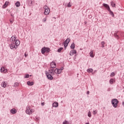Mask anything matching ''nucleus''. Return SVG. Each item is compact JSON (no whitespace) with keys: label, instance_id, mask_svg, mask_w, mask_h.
Instances as JSON below:
<instances>
[{"label":"nucleus","instance_id":"nucleus-1","mask_svg":"<svg viewBox=\"0 0 124 124\" xmlns=\"http://www.w3.org/2000/svg\"><path fill=\"white\" fill-rule=\"evenodd\" d=\"M11 40H12V43L10 46L11 49H13L14 48L16 49L17 48L18 46L20 44V41L18 40H16L15 36L11 37Z\"/></svg>","mask_w":124,"mask_h":124},{"label":"nucleus","instance_id":"nucleus-2","mask_svg":"<svg viewBox=\"0 0 124 124\" xmlns=\"http://www.w3.org/2000/svg\"><path fill=\"white\" fill-rule=\"evenodd\" d=\"M34 112V110L31 108L30 107H27L26 113L28 115H31L32 113Z\"/></svg>","mask_w":124,"mask_h":124},{"label":"nucleus","instance_id":"nucleus-3","mask_svg":"<svg viewBox=\"0 0 124 124\" xmlns=\"http://www.w3.org/2000/svg\"><path fill=\"white\" fill-rule=\"evenodd\" d=\"M50 51V48L49 47H44L42 48L41 52L44 54L45 52L48 53Z\"/></svg>","mask_w":124,"mask_h":124},{"label":"nucleus","instance_id":"nucleus-4","mask_svg":"<svg viewBox=\"0 0 124 124\" xmlns=\"http://www.w3.org/2000/svg\"><path fill=\"white\" fill-rule=\"evenodd\" d=\"M44 9H45V15L46 16H47L49 13H50V10L49 9L48 6H47L46 5H45L44 6Z\"/></svg>","mask_w":124,"mask_h":124},{"label":"nucleus","instance_id":"nucleus-5","mask_svg":"<svg viewBox=\"0 0 124 124\" xmlns=\"http://www.w3.org/2000/svg\"><path fill=\"white\" fill-rule=\"evenodd\" d=\"M119 102L117 99H113L112 101V104L114 108H116Z\"/></svg>","mask_w":124,"mask_h":124},{"label":"nucleus","instance_id":"nucleus-6","mask_svg":"<svg viewBox=\"0 0 124 124\" xmlns=\"http://www.w3.org/2000/svg\"><path fill=\"white\" fill-rule=\"evenodd\" d=\"M63 69V68L62 69H55L54 73L56 74H60Z\"/></svg>","mask_w":124,"mask_h":124},{"label":"nucleus","instance_id":"nucleus-7","mask_svg":"<svg viewBox=\"0 0 124 124\" xmlns=\"http://www.w3.org/2000/svg\"><path fill=\"white\" fill-rule=\"evenodd\" d=\"M70 41V39L69 38H67L65 40V42H64V46H65V48L67 46Z\"/></svg>","mask_w":124,"mask_h":124},{"label":"nucleus","instance_id":"nucleus-8","mask_svg":"<svg viewBox=\"0 0 124 124\" xmlns=\"http://www.w3.org/2000/svg\"><path fill=\"white\" fill-rule=\"evenodd\" d=\"M46 76L47 78L49 79V80H52L53 79V77H52V75H50V74H48V73H46Z\"/></svg>","mask_w":124,"mask_h":124},{"label":"nucleus","instance_id":"nucleus-9","mask_svg":"<svg viewBox=\"0 0 124 124\" xmlns=\"http://www.w3.org/2000/svg\"><path fill=\"white\" fill-rule=\"evenodd\" d=\"M49 74H50L51 75H54V72L53 68H50V69L48 71Z\"/></svg>","mask_w":124,"mask_h":124},{"label":"nucleus","instance_id":"nucleus-10","mask_svg":"<svg viewBox=\"0 0 124 124\" xmlns=\"http://www.w3.org/2000/svg\"><path fill=\"white\" fill-rule=\"evenodd\" d=\"M51 68H55L56 67V64L55 62H51L50 64Z\"/></svg>","mask_w":124,"mask_h":124},{"label":"nucleus","instance_id":"nucleus-11","mask_svg":"<svg viewBox=\"0 0 124 124\" xmlns=\"http://www.w3.org/2000/svg\"><path fill=\"white\" fill-rule=\"evenodd\" d=\"M0 72L3 73H6L7 72V70L5 69L4 67H1L0 69Z\"/></svg>","mask_w":124,"mask_h":124},{"label":"nucleus","instance_id":"nucleus-12","mask_svg":"<svg viewBox=\"0 0 124 124\" xmlns=\"http://www.w3.org/2000/svg\"><path fill=\"white\" fill-rule=\"evenodd\" d=\"M77 51L76 50L74 49L71 51L70 53V56H73L74 54H76Z\"/></svg>","mask_w":124,"mask_h":124},{"label":"nucleus","instance_id":"nucleus-13","mask_svg":"<svg viewBox=\"0 0 124 124\" xmlns=\"http://www.w3.org/2000/svg\"><path fill=\"white\" fill-rule=\"evenodd\" d=\"M90 56L92 58H93L95 56V54L93 53V50H91L90 52Z\"/></svg>","mask_w":124,"mask_h":124},{"label":"nucleus","instance_id":"nucleus-14","mask_svg":"<svg viewBox=\"0 0 124 124\" xmlns=\"http://www.w3.org/2000/svg\"><path fill=\"white\" fill-rule=\"evenodd\" d=\"M103 6H104L105 8H106L108 10V11L110 10L109 6L107 4L104 3V4H103Z\"/></svg>","mask_w":124,"mask_h":124},{"label":"nucleus","instance_id":"nucleus-15","mask_svg":"<svg viewBox=\"0 0 124 124\" xmlns=\"http://www.w3.org/2000/svg\"><path fill=\"white\" fill-rule=\"evenodd\" d=\"M58 103L57 102H54L52 106L53 107L57 108L58 107Z\"/></svg>","mask_w":124,"mask_h":124},{"label":"nucleus","instance_id":"nucleus-16","mask_svg":"<svg viewBox=\"0 0 124 124\" xmlns=\"http://www.w3.org/2000/svg\"><path fill=\"white\" fill-rule=\"evenodd\" d=\"M9 1H6L4 4L3 6V8H5L9 4Z\"/></svg>","mask_w":124,"mask_h":124},{"label":"nucleus","instance_id":"nucleus-17","mask_svg":"<svg viewBox=\"0 0 124 124\" xmlns=\"http://www.w3.org/2000/svg\"><path fill=\"white\" fill-rule=\"evenodd\" d=\"M7 86V84L6 83V82H5V81H3L1 83V86L3 87V88H5Z\"/></svg>","mask_w":124,"mask_h":124},{"label":"nucleus","instance_id":"nucleus-18","mask_svg":"<svg viewBox=\"0 0 124 124\" xmlns=\"http://www.w3.org/2000/svg\"><path fill=\"white\" fill-rule=\"evenodd\" d=\"M27 84L29 86H32L33 85V81H28Z\"/></svg>","mask_w":124,"mask_h":124},{"label":"nucleus","instance_id":"nucleus-19","mask_svg":"<svg viewBox=\"0 0 124 124\" xmlns=\"http://www.w3.org/2000/svg\"><path fill=\"white\" fill-rule=\"evenodd\" d=\"M16 110L15 109H12L11 110V112L12 113V114H16Z\"/></svg>","mask_w":124,"mask_h":124},{"label":"nucleus","instance_id":"nucleus-20","mask_svg":"<svg viewBox=\"0 0 124 124\" xmlns=\"http://www.w3.org/2000/svg\"><path fill=\"white\" fill-rule=\"evenodd\" d=\"M111 5L113 7H116V3H114L113 1H111Z\"/></svg>","mask_w":124,"mask_h":124},{"label":"nucleus","instance_id":"nucleus-21","mask_svg":"<svg viewBox=\"0 0 124 124\" xmlns=\"http://www.w3.org/2000/svg\"><path fill=\"white\" fill-rule=\"evenodd\" d=\"M15 4L16 7H18L20 6V2L19 1H17Z\"/></svg>","mask_w":124,"mask_h":124},{"label":"nucleus","instance_id":"nucleus-22","mask_svg":"<svg viewBox=\"0 0 124 124\" xmlns=\"http://www.w3.org/2000/svg\"><path fill=\"white\" fill-rule=\"evenodd\" d=\"M75 47V44L74 43H72L71 46V48L74 49Z\"/></svg>","mask_w":124,"mask_h":124},{"label":"nucleus","instance_id":"nucleus-23","mask_svg":"<svg viewBox=\"0 0 124 124\" xmlns=\"http://www.w3.org/2000/svg\"><path fill=\"white\" fill-rule=\"evenodd\" d=\"M93 69H87V72H88V73H92L93 72Z\"/></svg>","mask_w":124,"mask_h":124},{"label":"nucleus","instance_id":"nucleus-24","mask_svg":"<svg viewBox=\"0 0 124 124\" xmlns=\"http://www.w3.org/2000/svg\"><path fill=\"white\" fill-rule=\"evenodd\" d=\"M63 124H71V123H70V122H68L67 121H65L63 123Z\"/></svg>","mask_w":124,"mask_h":124},{"label":"nucleus","instance_id":"nucleus-25","mask_svg":"<svg viewBox=\"0 0 124 124\" xmlns=\"http://www.w3.org/2000/svg\"><path fill=\"white\" fill-rule=\"evenodd\" d=\"M63 49V47H60V48H59L58 49V52H59V53H60L61 51H62V50Z\"/></svg>","mask_w":124,"mask_h":124},{"label":"nucleus","instance_id":"nucleus-26","mask_svg":"<svg viewBox=\"0 0 124 124\" xmlns=\"http://www.w3.org/2000/svg\"><path fill=\"white\" fill-rule=\"evenodd\" d=\"M114 81V80L113 79V78H111V79H110V80H109V83H110V84H113Z\"/></svg>","mask_w":124,"mask_h":124},{"label":"nucleus","instance_id":"nucleus-27","mask_svg":"<svg viewBox=\"0 0 124 124\" xmlns=\"http://www.w3.org/2000/svg\"><path fill=\"white\" fill-rule=\"evenodd\" d=\"M101 44H102V47H105V42H104V41H103V42H102V43H101Z\"/></svg>","mask_w":124,"mask_h":124},{"label":"nucleus","instance_id":"nucleus-28","mask_svg":"<svg viewBox=\"0 0 124 124\" xmlns=\"http://www.w3.org/2000/svg\"><path fill=\"white\" fill-rule=\"evenodd\" d=\"M110 14L112 16V17L114 16V15L112 11H110Z\"/></svg>","mask_w":124,"mask_h":124},{"label":"nucleus","instance_id":"nucleus-29","mask_svg":"<svg viewBox=\"0 0 124 124\" xmlns=\"http://www.w3.org/2000/svg\"><path fill=\"white\" fill-rule=\"evenodd\" d=\"M88 116L90 118L91 117L92 115H91V113L90 111H89V112H88Z\"/></svg>","mask_w":124,"mask_h":124},{"label":"nucleus","instance_id":"nucleus-30","mask_svg":"<svg viewBox=\"0 0 124 124\" xmlns=\"http://www.w3.org/2000/svg\"><path fill=\"white\" fill-rule=\"evenodd\" d=\"M115 76V74L114 73H111V75H110V77H113Z\"/></svg>","mask_w":124,"mask_h":124},{"label":"nucleus","instance_id":"nucleus-31","mask_svg":"<svg viewBox=\"0 0 124 124\" xmlns=\"http://www.w3.org/2000/svg\"><path fill=\"white\" fill-rule=\"evenodd\" d=\"M46 21V18H44L43 20V22H45Z\"/></svg>","mask_w":124,"mask_h":124},{"label":"nucleus","instance_id":"nucleus-32","mask_svg":"<svg viewBox=\"0 0 124 124\" xmlns=\"http://www.w3.org/2000/svg\"><path fill=\"white\" fill-rule=\"evenodd\" d=\"M10 22L11 24H12L14 22V20L13 19H10Z\"/></svg>","mask_w":124,"mask_h":124},{"label":"nucleus","instance_id":"nucleus-33","mask_svg":"<svg viewBox=\"0 0 124 124\" xmlns=\"http://www.w3.org/2000/svg\"><path fill=\"white\" fill-rule=\"evenodd\" d=\"M67 6L68 7H71V4H70V2H69V3L68 4V5H67Z\"/></svg>","mask_w":124,"mask_h":124},{"label":"nucleus","instance_id":"nucleus-34","mask_svg":"<svg viewBox=\"0 0 124 124\" xmlns=\"http://www.w3.org/2000/svg\"><path fill=\"white\" fill-rule=\"evenodd\" d=\"M24 55L26 58L28 56V53H27V52H25Z\"/></svg>","mask_w":124,"mask_h":124},{"label":"nucleus","instance_id":"nucleus-35","mask_svg":"<svg viewBox=\"0 0 124 124\" xmlns=\"http://www.w3.org/2000/svg\"><path fill=\"white\" fill-rule=\"evenodd\" d=\"M29 77V75H26L25 77V78H28Z\"/></svg>","mask_w":124,"mask_h":124},{"label":"nucleus","instance_id":"nucleus-36","mask_svg":"<svg viewBox=\"0 0 124 124\" xmlns=\"http://www.w3.org/2000/svg\"><path fill=\"white\" fill-rule=\"evenodd\" d=\"M97 113V111H94L93 114L95 115Z\"/></svg>","mask_w":124,"mask_h":124},{"label":"nucleus","instance_id":"nucleus-37","mask_svg":"<svg viewBox=\"0 0 124 124\" xmlns=\"http://www.w3.org/2000/svg\"><path fill=\"white\" fill-rule=\"evenodd\" d=\"M114 36H115V37H117V38L118 37V35L116 33H115V34H114Z\"/></svg>","mask_w":124,"mask_h":124},{"label":"nucleus","instance_id":"nucleus-38","mask_svg":"<svg viewBox=\"0 0 124 124\" xmlns=\"http://www.w3.org/2000/svg\"><path fill=\"white\" fill-rule=\"evenodd\" d=\"M89 93H90V91H87V94H89Z\"/></svg>","mask_w":124,"mask_h":124},{"label":"nucleus","instance_id":"nucleus-39","mask_svg":"<svg viewBox=\"0 0 124 124\" xmlns=\"http://www.w3.org/2000/svg\"><path fill=\"white\" fill-rule=\"evenodd\" d=\"M42 105L44 106V103H42Z\"/></svg>","mask_w":124,"mask_h":124},{"label":"nucleus","instance_id":"nucleus-40","mask_svg":"<svg viewBox=\"0 0 124 124\" xmlns=\"http://www.w3.org/2000/svg\"><path fill=\"white\" fill-rule=\"evenodd\" d=\"M123 105L124 106V102H123Z\"/></svg>","mask_w":124,"mask_h":124},{"label":"nucleus","instance_id":"nucleus-41","mask_svg":"<svg viewBox=\"0 0 124 124\" xmlns=\"http://www.w3.org/2000/svg\"><path fill=\"white\" fill-rule=\"evenodd\" d=\"M86 124H89V123H86Z\"/></svg>","mask_w":124,"mask_h":124}]
</instances>
